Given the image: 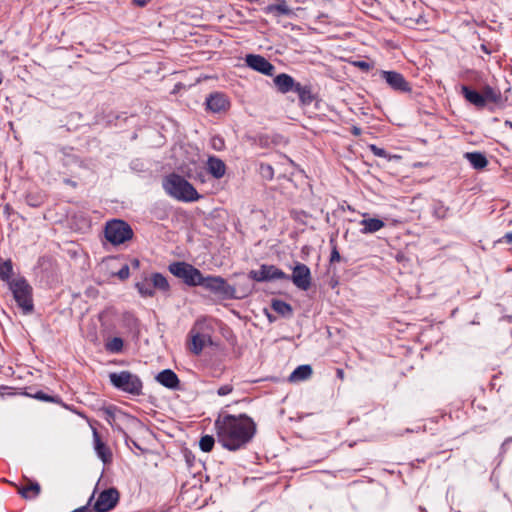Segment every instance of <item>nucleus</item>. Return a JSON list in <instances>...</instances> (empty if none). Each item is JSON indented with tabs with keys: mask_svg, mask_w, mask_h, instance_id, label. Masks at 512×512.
<instances>
[{
	"mask_svg": "<svg viewBox=\"0 0 512 512\" xmlns=\"http://www.w3.org/2000/svg\"><path fill=\"white\" fill-rule=\"evenodd\" d=\"M214 426L218 442L229 451L246 447L256 434V424L246 414L219 415Z\"/></svg>",
	"mask_w": 512,
	"mask_h": 512,
	"instance_id": "nucleus-1",
	"label": "nucleus"
},
{
	"mask_svg": "<svg viewBox=\"0 0 512 512\" xmlns=\"http://www.w3.org/2000/svg\"><path fill=\"white\" fill-rule=\"evenodd\" d=\"M162 186L169 196L179 201L193 202L201 197L191 183L176 173L165 176Z\"/></svg>",
	"mask_w": 512,
	"mask_h": 512,
	"instance_id": "nucleus-2",
	"label": "nucleus"
},
{
	"mask_svg": "<svg viewBox=\"0 0 512 512\" xmlns=\"http://www.w3.org/2000/svg\"><path fill=\"white\" fill-rule=\"evenodd\" d=\"M201 286L221 300L242 299L251 293L249 285L239 292L237 287L230 285L226 279L214 275L204 277Z\"/></svg>",
	"mask_w": 512,
	"mask_h": 512,
	"instance_id": "nucleus-3",
	"label": "nucleus"
},
{
	"mask_svg": "<svg viewBox=\"0 0 512 512\" xmlns=\"http://www.w3.org/2000/svg\"><path fill=\"white\" fill-rule=\"evenodd\" d=\"M13 298L24 314H30L34 310L33 289L24 277H18L8 286Z\"/></svg>",
	"mask_w": 512,
	"mask_h": 512,
	"instance_id": "nucleus-4",
	"label": "nucleus"
},
{
	"mask_svg": "<svg viewBox=\"0 0 512 512\" xmlns=\"http://www.w3.org/2000/svg\"><path fill=\"white\" fill-rule=\"evenodd\" d=\"M111 384L118 390L139 396L142 394L143 383L141 379L130 371L112 372L109 374Z\"/></svg>",
	"mask_w": 512,
	"mask_h": 512,
	"instance_id": "nucleus-5",
	"label": "nucleus"
},
{
	"mask_svg": "<svg viewBox=\"0 0 512 512\" xmlns=\"http://www.w3.org/2000/svg\"><path fill=\"white\" fill-rule=\"evenodd\" d=\"M105 238L112 245H121L132 239L134 233L131 226L121 219H112L106 222Z\"/></svg>",
	"mask_w": 512,
	"mask_h": 512,
	"instance_id": "nucleus-6",
	"label": "nucleus"
},
{
	"mask_svg": "<svg viewBox=\"0 0 512 512\" xmlns=\"http://www.w3.org/2000/svg\"><path fill=\"white\" fill-rule=\"evenodd\" d=\"M169 271L175 277L180 278L188 286H201L203 274L199 269L186 262H173L169 265Z\"/></svg>",
	"mask_w": 512,
	"mask_h": 512,
	"instance_id": "nucleus-7",
	"label": "nucleus"
},
{
	"mask_svg": "<svg viewBox=\"0 0 512 512\" xmlns=\"http://www.w3.org/2000/svg\"><path fill=\"white\" fill-rule=\"evenodd\" d=\"M249 278L256 282H266L279 279H289V275L276 267L275 265L263 264L259 270H251L248 274Z\"/></svg>",
	"mask_w": 512,
	"mask_h": 512,
	"instance_id": "nucleus-8",
	"label": "nucleus"
},
{
	"mask_svg": "<svg viewBox=\"0 0 512 512\" xmlns=\"http://www.w3.org/2000/svg\"><path fill=\"white\" fill-rule=\"evenodd\" d=\"M288 280H291L298 289L307 291L312 285L311 270L306 264L297 262Z\"/></svg>",
	"mask_w": 512,
	"mask_h": 512,
	"instance_id": "nucleus-9",
	"label": "nucleus"
},
{
	"mask_svg": "<svg viewBox=\"0 0 512 512\" xmlns=\"http://www.w3.org/2000/svg\"><path fill=\"white\" fill-rule=\"evenodd\" d=\"M119 497L120 495L116 488L105 489L98 495L93 505V510L96 512H108L117 505Z\"/></svg>",
	"mask_w": 512,
	"mask_h": 512,
	"instance_id": "nucleus-10",
	"label": "nucleus"
},
{
	"mask_svg": "<svg viewBox=\"0 0 512 512\" xmlns=\"http://www.w3.org/2000/svg\"><path fill=\"white\" fill-rule=\"evenodd\" d=\"M245 63L249 68L266 76H273L275 73V66L262 55L248 54L245 57Z\"/></svg>",
	"mask_w": 512,
	"mask_h": 512,
	"instance_id": "nucleus-11",
	"label": "nucleus"
},
{
	"mask_svg": "<svg viewBox=\"0 0 512 512\" xmlns=\"http://www.w3.org/2000/svg\"><path fill=\"white\" fill-rule=\"evenodd\" d=\"M381 78L386 81L390 88L395 91L408 93L411 91V86L409 82L404 78V76L396 71H385L382 70L380 72Z\"/></svg>",
	"mask_w": 512,
	"mask_h": 512,
	"instance_id": "nucleus-12",
	"label": "nucleus"
},
{
	"mask_svg": "<svg viewBox=\"0 0 512 512\" xmlns=\"http://www.w3.org/2000/svg\"><path fill=\"white\" fill-rule=\"evenodd\" d=\"M263 12L274 18L294 17L296 16L294 8H292L286 0H274L263 8Z\"/></svg>",
	"mask_w": 512,
	"mask_h": 512,
	"instance_id": "nucleus-13",
	"label": "nucleus"
},
{
	"mask_svg": "<svg viewBox=\"0 0 512 512\" xmlns=\"http://www.w3.org/2000/svg\"><path fill=\"white\" fill-rule=\"evenodd\" d=\"M23 480L25 481V484H16L13 482H10V483L17 489V492L20 494V496L23 499H25V500L36 499L41 493L40 484L37 481L32 480L27 477H24Z\"/></svg>",
	"mask_w": 512,
	"mask_h": 512,
	"instance_id": "nucleus-14",
	"label": "nucleus"
},
{
	"mask_svg": "<svg viewBox=\"0 0 512 512\" xmlns=\"http://www.w3.org/2000/svg\"><path fill=\"white\" fill-rule=\"evenodd\" d=\"M92 432L94 450L97 456L102 460L104 464L110 463L112 461V453L110 448L101 440L96 428H92Z\"/></svg>",
	"mask_w": 512,
	"mask_h": 512,
	"instance_id": "nucleus-15",
	"label": "nucleus"
},
{
	"mask_svg": "<svg viewBox=\"0 0 512 512\" xmlns=\"http://www.w3.org/2000/svg\"><path fill=\"white\" fill-rule=\"evenodd\" d=\"M206 107L213 113H219L229 107V101L224 94L213 93L206 98Z\"/></svg>",
	"mask_w": 512,
	"mask_h": 512,
	"instance_id": "nucleus-16",
	"label": "nucleus"
},
{
	"mask_svg": "<svg viewBox=\"0 0 512 512\" xmlns=\"http://www.w3.org/2000/svg\"><path fill=\"white\" fill-rule=\"evenodd\" d=\"M274 85L276 86L278 92L282 94H286L288 92L294 91L298 82L294 80L292 76L286 73H281L274 77L273 79Z\"/></svg>",
	"mask_w": 512,
	"mask_h": 512,
	"instance_id": "nucleus-17",
	"label": "nucleus"
},
{
	"mask_svg": "<svg viewBox=\"0 0 512 512\" xmlns=\"http://www.w3.org/2000/svg\"><path fill=\"white\" fill-rule=\"evenodd\" d=\"M156 380L166 388L176 389L179 387V378L171 369H165L158 373Z\"/></svg>",
	"mask_w": 512,
	"mask_h": 512,
	"instance_id": "nucleus-18",
	"label": "nucleus"
},
{
	"mask_svg": "<svg viewBox=\"0 0 512 512\" xmlns=\"http://www.w3.org/2000/svg\"><path fill=\"white\" fill-rule=\"evenodd\" d=\"M461 93L465 100L469 102L470 104L474 105L478 109L484 108L485 101L482 97V94L476 90L471 89L470 87L466 85L461 86Z\"/></svg>",
	"mask_w": 512,
	"mask_h": 512,
	"instance_id": "nucleus-19",
	"label": "nucleus"
},
{
	"mask_svg": "<svg viewBox=\"0 0 512 512\" xmlns=\"http://www.w3.org/2000/svg\"><path fill=\"white\" fill-rule=\"evenodd\" d=\"M207 170L214 178L220 179L226 173V165L220 158L211 156L207 161Z\"/></svg>",
	"mask_w": 512,
	"mask_h": 512,
	"instance_id": "nucleus-20",
	"label": "nucleus"
},
{
	"mask_svg": "<svg viewBox=\"0 0 512 512\" xmlns=\"http://www.w3.org/2000/svg\"><path fill=\"white\" fill-rule=\"evenodd\" d=\"M360 225L362 226L360 230L362 234H372L381 230L385 226V223L378 218H364L360 221Z\"/></svg>",
	"mask_w": 512,
	"mask_h": 512,
	"instance_id": "nucleus-21",
	"label": "nucleus"
},
{
	"mask_svg": "<svg viewBox=\"0 0 512 512\" xmlns=\"http://www.w3.org/2000/svg\"><path fill=\"white\" fill-rule=\"evenodd\" d=\"M293 92L298 94L302 105H310L315 99L310 85H302L298 82Z\"/></svg>",
	"mask_w": 512,
	"mask_h": 512,
	"instance_id": "nucleus-22",
	"label": "nucleus"
},
{
	"mask_svg": "<svg viewBox=\"0 0 512 512\" xmlns=\"http://www.w3.org/2000/svg\"><path fill=\"white\" fill-rule=\"evenodd\" d=\"M464 157L474 169L480 170L488 165L486 156L481 152H467Z\"/></svg>",
	"mask_w": 512,
	"mask_h": 512,
	"instance_id": "nucleus-23",
	"label": "nucleus"
},
{
	"mask_svg": "<svg viewBox=\"0 0 512 512\" xmlns=\"http://www.w3.org/2000/svg\"><path fill=\"white\" fill-rule=\"evenodd\" d=\"M431 209L433 217L439 220L448 218L451 212L450 207L441 200H434Z\"/></svg>",
	"mask_w": 512,
	"mask_h": 512,
	"instance_id": "nucleus-24",
	"label": "nucleus"
},
{
	"mask_svg": "<svg viewBox=\"0 0 512 512\" xmlns=\"http://www.w3.org/2000/svg\"><path fill=\"white\" fill-rule=\"evenodd\" d=\"M135 287L142 297H153L155 294L151 278L144 277L136 282Z\"/></svg>",
	"mask_w": 512,
	"mask_h": 512,
	"instance_id": "nucleus-25",
	"label": "nucleus"
},
{
	"mask_svg": "<svg viewBox=\"0 0 512 512\" xmlns=\"http://www.w3.org/2000/svg\"><path fill=\"white\" fill-rule=\"evenodd\" d=\"M312 375V368L310 365L298 366L289 376V380L292 382L303 381L308 379Z\"/></svg>",
	"mask_w": 512,
	"mask_h": 512,
	"instance_id": "nucleus-26",
	"label": "nucleus"
},
{
	"mask_svg": "<svg viewBox=\"0 0 512 512\" xmlns=\"http://www.w3.org/2000/svg\"><path fill=\"white\" fill-rule=\"evenodd\" d=\"M481 94L485 101V105L487 104V102L498 104L502 98L501 92L498 89H495L489 85L483 87Z\"/></svg>",
	"mask_w": 512,
	"mask_h": 512,
	"instance_id": "nucleus-27",
	"label": "nucleus"
},
{
	"mask_svg": "<svg viewBox=\"0 0 512 512\" xmlns=\"http://www.w3.org/2000/svg\"><path fill=\"white\" fill-rule=\"evenodd\" d=\"M271 308L283 317H290L293 314L291 305L285 301L279 299H273L271 302Z\"/></svg>",
	"mask_w": 512,
	"mask_h": 512,
	"instance_id": "nucleus-28",
	"label": "nucleus"
},
{
	"mask_svg": "<svg viewBox=\"0 0 512 512\" xmlns=\"http://www.w3.org/2000/svg\"><path fill=\"white\" fill-rule=\"evenodd\" d=\"M13 274V264L10 259L0 262V278L5 281L8 286L14 279L11 278Z\"/></svg>",
	"mask_w": 512,
	"mask_h": 512,
	"instance_id": "nucleus-29",
	"label": "nucleus"
},
{
	"mask_svg": "<svg viewBox=\"0 0 512 512\" xmlns=\"http://www.w3.org/2000/svg\"><path fill=\"white\" fill-rule=\"evenodd\" d=\"M150 278L154 290L157 289L162 292L169 291L170 286L164 275H162L161 273H153Z\"/></svg>",
	"mask_w": 512,
	"mask_h": 512,
	"instance_id": "nucleus-30",
	"label": "nucleus"
},
{
	"mask_svg": "<svg viewBox=\"0 0 512 512\" xmlns=\"http://www.w3.org/2000/svg\"><path fill=\"white\" fill-rule=\"evenodd\" d=\"M204 344H205L204 335L197 333L192 336L191 344H190V351L193 352L195 355H199L204 348Z\"/></svg>",
	"mask_w": 512,
	"mask_h": 512,
	"instance_id": "nucleus-31",
	"label": "nucleus"
},
{
	"mask_svg": "<svg viewBox=\"0 0 512 512\" xmlns=\"http://www.w3.org/2000/svg\"><path fill=\"white\" fill-rule=\"evenodd\" d=\"M124 342L120 337H113L105 343V349L111 353H119L123 349Z\"/></svg>",
	"mask_w": 512,
	"mask_h": 512,
	"instance_id": "nucleus-32",
	"label": "nucleus"
},
{
	"mask_svg": "<svg viewBox=\"0 0 512 512\" xmlns=\"http://www.w3.org/2000/svg\"><path fill=\"white\" fill-rule=\"evenodd\" d=\"M215 444V439L211 435H204L199 441V447L203 452H210Z\"/></svg>",
	"mask_w": 512,
	"mask_h": 512,
	"instance_id": "nucleus-33",
	"label": "nucleus"
},
{
	"mask_svg": "<svg viewBox=\"0 0 512 512\" xmlns=\"http://www.w3.org/2000/svg\"><path fill=\"white\" fill-rule=\"evenodd\" d=\"M33 398L35 399H38V400H41V401H45V402H55V403H58L60 402V398L59 397H54V396H50L42 391H38L36 392L34 395H31Z\"/></svg>",
	"mask_w": 512,
	"mask_h": 512,
	"instance_id": "nucleus-34",
	"label": "nucleus"
},
{
	"mask_svg": "<svg viewBox=\"0 0 512 512\" xmlns=\"http://www.w3.org/2000/svg\"><path fill=\"white\" fill-rule=\"evenodd\" d=\"M330 244L332 245L331 255H330V262H339L341 260L340 253L337 249L336 243L333 239L330 240Z\"/></svg>",
	"mask_w": 512,
	"mask_h": 512,
	"instance_id": "nucleus-35",
	"label": "nucleus"
},
{
	"mask_svg": "<svg viewBox=\"0 0 512 512\" xmlns=\"http://www.w3.org/2000/svg\"><path fill=\"white\" fill-rule=\"evenodd\" d=\"M261 173L264 177L268 179H272L274 175V170L271 165L269 164H261L260 165Z\"/></svg>",
	"mask_w": 512,
	"mask_h": 512,
	"instance_id": "nucleus-36",
	"label": "nucleus"
},
{
	"mask_svg": "<svg viewBox=\"0 0 512 512\" xmlns=\"http://www.w3.org/2000/svg\"><path fill=\"white\" fill-rule=\"evenodd\" d=\"M115 275L120 279V280H126L129 278V275H130V269H129V266L127 264L123 265L121 267V269L115 273Z\"/></svg>",
	"mask_w": 512,
	"mask_h": 512,
	"instance_id": "nucleus-37",
	"label": "nucleus"
},
{
	"mask_svg": "<svg viewBox=\"0 0 512 512\" xmlns=\"http://www.w3.org/2000/svg\"><path fill=\"white\" fill-rule=\"evenodd\" d=\"M104 414H105V418L107 420V422L113 426V422L115 420V417H116V414H115V410L114 408L112 407H108V408H105L103 410Z\"/></svg>",
	"mask_w": 512,
	"mask_h": 512,
	"instance_id": "nucleus-38",
	"label": "nucleus"
},
{
	"mask_svg": "<svg viewBox=\"0 0 512 512\" xmlns=\"http://www.w3.org/2000/svg\"><path fill=\"white\" fill-rule=\"evenodd\" d=\"M370 151L377 157H382V158H386L387 157V152L385 149L383 148H380L376 145H370Z\"/></svg>",
	"mask_w": 512,
	"mask_h": 512,
	"instance_id": "nucleus-39",
	"label": "nucleus"
},
{
	"mask_svg": "<svg viewBox=\"0 0 512 512\" xmlns=\"http://www.w3.org/2000/svg\"><path fill=\"white\" fill-rule=\"evenodd\" d=\"M211 145L215 150H222L224 148V140L219 136L213 137Z\"/></svg>",
	"mask_w": 512,
	"mask_h": 512,
	"instance_id": "nucleus-40",
	"label": "nucleus"
},
{
	"mask_svg": "<svg viewBox=\"0 0 512 512\" xmlns=\"http://www.w3.org/2000/svg\"><path fill=\"white\" fill-rule=\"evenodd\" d=\"M233 391V386L231 384H225L218 388L217 394L219 396H226Z\"/></svg>",
	"mask_w": 512,
	"mask_h": 512,
	"instance_id": "nucleus-41",
	"label": "nucleus"
},
{
	"mask_svg": "<svg viewBox=\"0 0 512 512\" xmlns=\"http://www.w3.org/2000/svg\"><path fill=\"white\" fill-rule=\"evenodd\" d=\"M354 65L363 71H369L371 69V64L366 61H356Z\"/></svg>",
	"mask_w": 512,
	"mask_h": 512,
	"instance_id": "nucleus-42",
	"label": "nucleus"
},
{
	"mask_svg": "<svg viewBox=\"0 0 512 512\" xmlns=\"http://www.w3.org/2000/svg\"><path fill=\"white\" fill-rule=\"evenodd\" d=\"M351 133L354 135V136H360L361 133H362V130L360 127L358 126H352L351 128Z\"/></svg>",
	"mask_w": 512,
	"mask_h": 512,
	"instance_id": "nucleus-43",
	"label": "nucleus"
},
{
	"mask_svg": "<svg viewBox=\"0 0 512 512\" xmlns=\"http://www.w3.org/2000/svg\"><path fill=\"white\" fill-rule=\"evenodd\" d=\"M11 212H12V207L10 206V204H6L4 205L3 207V213L9 217L11 215Z\"/></svg>",
	"mask_w": 512,
	"mask_h": 512,
	"instance_id": "nucleus-44",
	"label": "nucleus"
},
{
	"mask_svg": "<svg viewBox=\"0 0 512 512\" xmlns=\"http://www.w3.org/2000/svg\"><path fill=\"white\" fill-rule=\"evenodd\" d=\"M133 3L139 7L145 6L149 0H132Z\"/></svg>",
	"mask_w": 512,
	"mask_h": 512,
	"instance_id": "nucleus-45",
	"label": "nucleus"
},
{
	"mask_svg": "<svg viewBox=\"0 0 512 512\" xmlns=\"http://www.w3.org/2000/svg\"><path fill=\"white\" fill-rule=\"evenodd\" d=\"M507 243H512V232H508L503 237Z\"/></svg>",
	"mask_w": 512,
	"mask_h": 512,
	"instance_id": "nucleus-46",
	"label": "nucleus"
},
{
	"mask_svg": "<svg viewBox=\"0 0 512 512\" xmlns=\"http://www.w3.org/2000/svg\"><path fill=\"white\" fill-rule=\"evenodd\" d=\"M336 374H337V377H338L339 379H341V380H343V379H344V371H343V369L338 368V369L336 370Z\"/></svg>",
	"mask_w": 512,
	"mask_h": 512,
	"instance_id": "nucleus-47",
	"label": "nucleus"
},
{
	"mask_svg": "<svg viewBox=\"0 0 512 512\" xmlns=\"http://www.w3.org/2000/svg\"><path fill=\"white\" fill-rule=\"evenodd\" d=\"M480 49H481V51H483L486 54H490L491 53V50L487 47L486 44H481Z\"/></svg>",
	"mask_w": 512,
	"mask_h": 512,
	"instance_id": "nucleus-48",
	"label": "nucleus"
},
{
	"mask_svg": "<svg viewBox=\"0 0 512 512\" xmlns=\"http://www.w3.org/2000/svg\"><path fill=\"white\" fill-rule=\"evenodd\" d=\"M248 285H249V286H250V288L252 289V285H251V283H250L249 281H247L246 283L239 285V287L237 288V290L240 292V290H241V289H245Z\"/></svg>",
	"mask_w": 512,
	"mask_h": 512,
	"instance_id": "nucleus-49",
	"label": "nucleus"
},
{
	"mask_svg": "<svg viewBox=\"0 0 512 512\" xmlns=\"http://www.w3.org/2000/svg\"><path fill=\"white\" fill-rule=\"evenodd\" d=\"M132 265L135 266V267H138L139 266V260L138 259H133Z\"/></svg>",
	"mask_w": 512,
	"mask_h": 512,
	"instance_id": "nucleus-50",
	"label": "nucleus"
},
{
	"mask_svg": "<svg viewBox=\"0 0 512 512\" xmlns=\"http://www.w3.org/2000/svg\"><path fill=\"white\" fill-rule=\"evenodd\" d=\"M65 183H66V184H69V185H72V186H75V185H76V183H75V182H73V181H71V180H69V179H66V180H65Z\"/></svg>",
	"mask_w": 512,
	"mask_h": 512,
	"instance_id": "nucleus-51",
	"label": "nucleus"
},
{
	"mask_svg": "<svg viewBox=\"0 0 512 512\" xmlns=\"http://www.w3.org/2000/svg\"><path fill=\"white\" fill-rule=\"evenodd\" d=\"M505 124H506V125H509L510 127H512V122H510V121H506V123H505Z\"/></svg>",
	"mask_w": 512,
	"mask_h": 512,
	"instance_id": "nucleus-52",
	"label": "nucleus"
},
{
	"mask_svg": "<svg viewBox=\"0 0 512 512\" xmlns=\"http://www.w3.org/2000/svg\"><path fill=\"white\" fill-rule=\"evenodd\" d=\"M506 442H512V438H508V439H506L505 443H506Z\"/></svg>",
	"mask_w": 512,
	"mask_h": 512,
	"instance_id": "nucleus-53",
	"label": "nucleus"
}]
</instances>
